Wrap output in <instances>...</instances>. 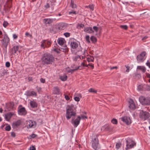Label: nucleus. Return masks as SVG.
<instances>
[{
    "instance_id": "obj_63",
    "label": "nucleus",
    "mask_w": 150,
    "mask_h": 150,
    "mask_svg": "<svg viewBox=\"0 0 150 150\" xmlns=\"http://www.w3.org/2000/svg\"><path fill=\"white\" fill-rule=\"evenodd\" d=\"M81 119H84L86 118L87 119V117L85 116L82 115L81 117H80Z\"/></svg>"
},
{
    "instance_id": "obj_12",
    "label": "nucleus",
    "mask_w": 150,
    "mask_h": 150,
    "mask_svg": "<svg viewBox=\"0 0 150 150\" xmlns=\"http://www.w3.org/2000/svg\"><path fill=\"white\" fill-rule=\"evenodd\" d=\"M19 47V46L18 45L13 46L10 50L9 52L10 55V56H12L15 54L18 51Z\"/></svg>"
},
{
    "instance_id": "obj_35",
    "label": "nucleus",
    "mask_w": 150,
    "mask_h": 150,
    "mask_svg": "<svg viewBox=\"0 0 150 150\" xmlns=\"http://www.w3.org/2000/svg\"><path fill=\"white\" fill-rule=\"evenodd\" d=\"M121 145V143H120V142L116 143V148L117 149H119Z\"/></svg>"
},
{
    "instance_id": "obj_4",
    "label": "nucleus",
    "mask_w": 150,
    "mask_h": 150,
    "mask_svg": "<svg viewBox=\"0 0 150 150\" xmlns=\"http://www.w3.org/2000/svg\"><path fill=\"white\" fill-rule=\"evenodd\" d=\"M92 146L95 150H98L100 148L98 143V140L96 136L93 137L92 138Z\"/></svg>"
},
{
    "instance_id": "obj_16",
    "label": "nucleus",
    "mask_w": 150,
    "mask_h": 150,
    "mask_svg": "<svg viewBox=\"0 0 150 150\" xmlns=\"http://www.w3.org/2000/svg\"><path fill=\"white\" fill-rule=\"evenodd\" d=\"M14 106V103L13 102H10L6 104V107L8 110L10 111L13 109Z\"/></svg>"
},
{
    "instance_id": "obj_13",
    "label": "nucleus",
    "mask_w": 150,
    "mask_h": 150,
    "mask_svg": "<svg viewBox=\"0 0 150 150\" xmlns=\"http://www.w3.org/2000/svg\"><path fill=\"white\" fill-rule=\"evenodd\" d=\"M78 42L75 40H73L71 41L70 43L71 49H76L78 47Z\"/></svg>"
},
{
    "instance_id": "obj_36",
    "label": "nucleus",
    "mask_w": 150,
    "mask_h": 150,
    "mask_svg": "<svg viewBox=\"0 0 150 150\" xmlns=\"http://www.w3.org/2000/svg\"><path fill=\"white\" fill-rule=\"evenodd\" d=\"M86 41L88 43H90V37L89 35H86Z\"/></svg>"
},
{
    "instance_id": "obj_28",
    "label": "nucleus",
    "mask_w": 150,
    "mask_h": 150,
    "mask_svg": "<svg viewBox=\"0 0 150 150\" xmlns=\"http://www.w3.org/2000/svg\"><path fill=\"white\" fill-rule=\"evenodd\" d=\"M143 88L146 90L148 91L150 90V86L149 85L145 84L144 85Z\"/></svg>"
},
{
    "instance_id": "obj_51",
    "label": "nucleus",
    "mask_w": 150,
    "mask_h": 150,
    "mask_svg": "<svg viewBox=\"0 0 150 150\" xmlns=\"http://www.w3.org/2000/svg\"><path fill=\"white\" fill-rule=\"evenodd\" d=\"M74 99L77 102L79 101L80 100V98L79 97H75L74 98Z\"/></svg>"
},
{
    "instance_id": "obj_11",
    "label": "nucleus",
    "mask_w": 150,
    "mask_h": 150,
    "mask_svg": "<svg viewBox=\"0 0 150 150\" xmlns=\"http://www.w3.org/2000/svg\"><path fill=\"white\" fill-rule=\"evenodd\" d=\"M36 123L35 121L29 120L26 121V126L28 128H33L35 127Z\"/></svg>"
},
{
    "instance_id": "obj_5",
    "label": "nucleus",
    "mask_w": 150,
    "mask_h": 150,
    "mask_svg": "<svg viewBox=\"0 0 150 150\" xmlns=\"http://www.w3.org/2000/svg\"><path fill=\"white\" fill-rule=\"evenodd\" d=\"M40 46L41 48L44 49L45 48H48L51 46L52 42L49 39L42 40L41 42Z\"/></svg>"
},
{
    "instance_id": "obj_56",
    "label": "nucleus",
    "mask_w": 150,
    "mask_h": 150,
    "mask_svg": "<svg viewBox=\"0 0 150 150\" xmlns=\"http://www.w3.org/2000/svg\"><path fill=\"white\" fill-rule=\"evenodd\" d=\"M40 81L42 83H45V79L43 78H41L40 79Z\"/></svg>"
},
{
    "instance_id": "obj_14",
    "label": "nucleus",
    "mask_w": 150,
    "mask_h": 150,
    "mask_svg": "<svg viewBox=\"0 0 150 150\" xmlns=\"http://www.w3.org/2000/svg\"><path fill=\"white\" fill-rule=\"evenodd\" d=\"M129 107L131 110H135L136 108V105L135 104L133 100L130 99L129 101Z\"/></svg>"
},
{
    "instance_id": "obj_50",
    "label": "nucleus",
    "mask_w": 150,
    "mask_h": 150,
    "mask_svg": "<svg viewBox=\"0 0 150 150\" xmlns=\"http://www.w3.org/2000/svg\"><path fill=\"white\" fill-rule=\"evenodd\" d=\"M50 7V5L49 3H48V2H47V3L45 5V7L46 8H49Z\"/></svg>"
},
{
    "instance_id": "obj_58",
    "label": "nucleus",
    "mask_w": 150,
    "mask_h": 150,
    "mask_svg": "<svg viewBox=\"0 0 150 150\" xmlns=\"http://www.w3.org/2000/svg\"><path fill=\"white\" fill-rule=\"evenodd\" d=\"M146 64L150 68V62L149 61H147V62L146 63Z\"/></svg>"
},
{
    "instance_id": "obj_61",
    "label": "nucleus",
    "mask_w": 150,
    "mask_h": 150,
    "mask_svg": "<svg viewBox=\"0 0 150 150\" xmlns=\"http://www.w3.org/2000/svg\"><path fill=\"white\" fill-rule=\"evenodd\" d=\"M81 66H83V67H88V65L87 64H85L84 63H82L81 64Z\"/></svg>"
},
{
    "instance_id": "obj_48",
    "label": "nucleus",
    "mask_w": 150,
    "mask_h": 150,
    "mask_svg": "<svg viewBox=\"0 0 150 150\" xmlns=\"http://www.w3.org/2000/svg\"><path fill=\"white\" fill-rule=\"evenodd\" d=\"M64 26V25L63 24H61L60 25V26L59 27V29L63 30H64V28H63Z\"/></svg>"
},
{
    "instance_id": "obj_6",
    "label": "nucleus",
    "mask_w": 150,
    "mask_h": 150,
    "mask_svg": "<svg viewBox=\"0 0 150 150\" xmlns=\"http://www.w3.org/2000/svg\"><path fill=\"white\" fill-rule=\"evenodd\" d=\"M126 145L125 148L126 150L133 148L136 144V143L131 139L129 138L126 141Z\"/></svg>"
},
{
    "instance_id": "obj_59",
    "label": "nucleus",
    "mask_w": 150,
    "mask_h": 150,
    "mask_svg": "<svg viewBox=\"0 0 150 150\" xmlns=\"http://www.w3.org/2000/svg\"><path fill=\"white\" fill-rule=\"evenodd\" d=\"M11 136L13 137H15L16 136L15 133L13 132H12L11 133Z\"/></svg>"
},
{
    "instance_id": "obj_27",
    "label": "nucleus",
    "mask_w": 150,
    "mask_h": 150,
    "mask_svg": "<svg viewBox=\"0 0 150 150\" xmlns=\"http://www.w3.org/2000/svg\"><path fill=\"white\" fill-rule=\"evenodd\" d=\"M70 6L73 8H76L77 6L76 4H74V1L73 0H71Z\"/></svg>"
},
{
    "instance_id": "obj_53",
    "label": "nucleus",
    "mask_w": 150,
    "mask_h": 150,
    "mask_svg": "<svg viewBox=\"0 0 150 150\" xmlns=\"http://www.w3.org/2000/svg\"><path fill=\"white\" fill-rule=\"evenodd\" d=\"M6 66L7 67H9L10 65V63L9 62H6Z\"/></svg>"
},
{
    "instance_id": "obj_26",
    "label": "nucleus",
    "mask_w": 150,
    "mask_h": 150,
    "mask_svg": "<svg viewBox=\"0 0 150 150\" xmlns=\"http://www.w3.org/2000/svg\"><path fill=\"white\" fill-rule=\"evenodd\" d=\"M8 70L7 69H1V75L2 76H4L8 73Z\"/></svg>"
},
{
    "instance_id": "obj_40",
    "label": "nucleus",
    "mask_w": 150,
    "mask_h": 150,
    "mask_svg": "<svg viewBox=\"0 0 150 150\" xmlns=\"http://www.w3.org/2000/svg\"><path fill=\"white\" fill-rule=\"evenodd\" d=\"M88 91L90 92L96 93L97 92V91L96 90L94 89L93 88H91L88 90Z\"/></svg>"
},
{
    "instance_id": "obj_37",
    "label": "nucleus",
    "mask_w": 150,
    "mask_h": 150,
    "mask_svg": "<svg viewBox=\"0 0 150 150\" xmlns=\"http://www.w3.org/2000/svg\"><path fill=\"white\" fill-rule=\"evenodd\" d=\"M70 33H69L66 32L64 33V35L66 37H69L70 35Z\"/></svg>"
},
{
    "instance_id": "obj_22",
    "label": "nucleus",
    "mask_w": 150,
    "mask_h": 150,
    "mask_svg": "<svg viewBox=\"0 0 150 150\" xmlns=\"http://www.w3.org/2000/svg\"><path fill=\"white\" fill-rule=\"evenodd\" d=\"M30 106L32 108H36L38 106V104L36 101L33 100H31L30 102Z\"/></svg>"
},
{
    "instance_id": "obj_9",
    "label": "nucleus",
    "mask_w": 150,
    "mask_h": 150,
    "mask_svg": "<svg viewBox=\"0 0 150 150\" xmlns=\"http://www.w3.org/2000/svg\"><path fill=\"white\" fill-rule=\"evenodd\" d=\"M146 54V52L143 51L138 55L137 58L138 62H143L145 59Z\"/></svg>"
},
{
    "instance_id": "obj_44",
    "label": "nucleus",
    "mask_w": 150,
    "mask_h": 150,
    "mask_svg": "<svg viewBox=\"0 0 150 150\" xmlns=\"http://www.w3.org/2000/svg\"><path fill=\"white\" fill-rule=\"evenodd\" d=\"M120 27L121 28L125 30H127L128 28V27L127 25H121L120 26Z\"/></svg>"
},
{
    "instance_id": "obj_17",
    "label": "nucleus",
    "mask_w": 150,
    "mask_h": 150,
    "mask_svg": "<svg viewBox=\"0 0 150 150\" xmlns=\"http://www.w3.org/2000/svg\"><path fill=\"white\" fill-rule=\"evenodd\" d=\"M52 92L54 94L59 95L61 93L60 90L57 86H55L53 88Z\"/></svg>"
},
{
    "instance_id": "obj_57",
    "label": "nucleus",
    "mask_w": 150,
    "mask_h": 150,
    "mask_svg": "<svg viewBox=\"0 0 150 150\" xmlns=\"http://www.w3.org/2000/svg\"><path fill=\"white\" fill-rule=\"evenodd\" d=\"M30 150H36V148L34 146L30 147Z\"/></svg>"
},
{
    "instance_id": "obj_47",
    "label": "nucleus",
    "mask_w": 150,
    "mask_h": 150,
    "mask_svg": "<svg viewBox=\"0 0 150 150\" xmlns=\"http://www.w3.org/2000/svg\"><path fill=\"white\" fill-rule=\"evenodd\" d=\"M88 7L91 10L93 11L94 10V6L93 5H90L88 6Z\"/></svg>"
},
{
    "instance_id": "obj_7",
    "label": "nucleus",
    "mask_w": 150,
    "mask_h": 150,
    "mask_svg": "<svg viewBox=\"0 0 150 150\" xmlns=\"http://www.w3.org/2000/svg\"><path fill=\"white\" fill-rule=\"evenodd\" d=\"M150 117V115L148 112L144 111L143 110H140L139 117L142 120H145Z\"/></svg>"
},
{
    "instance_id": "obj_23",
    "label": "nucleus",
    "mask_w": 150,
    "mask_h": 150,
    "mask_svg": "<svg viewBox=\"0 0 150 150\" xmlns=\"http://www.w3.org/2000/svg\"><path fill=\"white\" fill-rule=\"evenodd\" d=\"M27 95L28 96H36L37 95L36 92L33 91H29L27 93Z\"/></svg>"
},
{
    "instance_id": "obj_30",
    "label": "nucleus",
    "mask_w": 150,
    "mask_h": 150,
    "mask_svg": "<svg viewBox=\"0 0 150 150\" xmlns=\"http://www.w3.org/2000/svg\"><path fill=\"white\" fill-rule=\"evenodd\" d=\"M80 67V66H78L75 69H70L68 71V72L69 73L71 72V73H72L74 71H75L78 70L79 69Z\"/></svg>"
},
{
    "instance_id": "obj_29",
    "label": "nucleus",
    "mask_w": 150,
    "mask_h": 150,
    "mask_svg": "<svg viewBox=\"0 0 150 150\" xmlns=\"http://www.w3.org/2000/svg\"><path fill=\"white\" fill-rule=\"evenodd\" d=\"M90 39L93 43H95L97 42L96 38L93 36H91Z\"/></svg>"
},
{
    "instance_id": "obj_62",
    "label": "nucleus",
    "mask_w": 150,
    "mask_h": 150,
    "mask_svg": "<svg viewBox=\"0 0 150 150\" xmlns=\"http://www.w3.org/2000/svg\"><path fill=\"white\" fill-rule=\"evenodd\" d=\"M13 37L14 39H16L18 38V36L16 34H13Z\"/></svg>"
},
{
    "instance_id": "obj_19",
    "label": "nucleus",
    "mask_w": 150,
    "mask_h": 150,
    "mask_svg": "<svg viewBox=\"0 0 150 150\" xmlns=\"http://www.w3.org/2000/svg\"><path fill=\"white\" fill-rule=\"evenodd\" d=\"M14 115V113L12 112H9L6 113L5 115V119L6 120L9 121L12 116Z\"/></svg>"
},
{
    "instance_id": "obj_15",
    "label": "nucleus",
    "mask_w": 150,
    "mask_h": 150,
    "mask_svg": "<svg viewBox=\"0 0 150 150\" xmlns=\"http://www.w3.org/2000/svg\"><path fill=\"white\" fill-rule=\"evenodd\" d=\"M18 113L19 115H25L27 114V111L24 107H22L18 109Z\"/></svg>"
},
{
    "instance_id": "obj_8",
    "label": "nucleus",
    "mask_w": 150,
    "mask_h": 150,
    "mask_svg": "<svg viewBox=\"0 0 150 150\" xmlns=\"http://www.w3.org/2000/svg\"><path fill=\"white\" fill-rule=\"evenodd\" d=\"M119 120L127 125H128L131 123V121L130 118L127 116L122 117L119 118Z\"/></svg>"
},
{
    "instance_id": "obj_2",
    "label": "nucleus",
    "mask_w": 150,
    "mask_h": 150,
    "mask_svg": "<svg viewBox=\"0 0 150 150\" xmlns=\"http://www.w3.org/2000/svg\"><path fill=\"white\" fill-rule=\"evenodd\" d=\"M42 62L44 64L47 65L52 64L54 60V56L46 52L45 53L41 58Z\"/></svg>"
},
{
    "instance_id": "obj_64",
    "label": "nucleus",
    "mask_w": 150,
    "mask_h": 150,
    "mask_svg": "<svg viewBox=\"0 0 150 150\" xmlns=\"http://www.w3.org/2000/svg\"><path fill=\"white\" fill-rule=\"evenodd\" d=\"M88 66L89 65V66H90L92 68V69H93V68H94V65L93 64H88Z\"/></svg>"
},
{
    "instance_id": "obj_31",
    "label": "nucleus",
    "mask_w": 150,
    "mask_h": 150,
    "mask_svg": "<svg viewBox=\"0 0 150 150\" xmlns=\"http://www.w3.org/2000/svg\"><path fill=\"white\" fill-rule=\"evenodd\" d=\"M67 76L66 75H64L63 76H61L60 78L61 80L63 81H66L67 79Z\"/></svg>"
},
{
    "instance_id": "obj_18",
    "label": "nucleus",
    "mask_w": 150,
    "mask_h": 150,
    "mask_svg": "<svg viewBox=\"0 0 150 150\" xmlns=\"http://www.w3.org/2000/svg\"><path fill=\"white\" fill-rule=\"evenodd\" d=\"M21 120H18L16 122L13 123L12 127L14 129H16L21 124Z\"/></svg>"
},
{
    "instance_id": "obj_54",
    "label": "nucleus",
    "mask_w": 150,
    "mask_h": 150,
    "mask_svg": "<svg viewBox=\"0 0 150 150\" xmlns=\"http://www.w3.org/2000/svg\"><path fill=\"white\" fill-rule=\"evenodd\" d=\"M143 88V87L141 85H139L138 87V89L139 90V91H141L142 90V88Z\"/></svg>"
},
{
    "instance_id": "obj_55",
    "label": "nucleus",
    "mask_w": 150,
    "mask_h": 150,
    "mask_svg": "<svg viewBox=\"0 0 150 150\" xmlns=\"http://www.w3.org/2000/svg\"><path fill=\"white\" fill-rule=\"evenodd\" d=\"M125 67H126V68L127 69L126 70V72H129V69L130 68V67L129 66H126V65H125Z\"/></svg>"
},
{
    "instance_id": "obj_39",
    "label": "nucleus",
    "mask_w": 150,
    "mask_h": 150,
    "mask_svg": "<svg viewBox=\"0 0 150 150\" xmlns=\"http://www.w3.org/2000/svg\"><path fill=\"white\" fill-rule=\"evenodd\" d=\"M8 23L7 21H4L3 26L4 27L6 28L8 26Z\"/></svg>"
},
{
    "instance_id": "obj_43",
    "label": "nucleus",
    "mask_w": 150,
    "mask_h": 150,
    "mask_svg": "<svg viewBox=\"0 0 150 150\" xmlns=\"http://www.w3.org/2000/svg\"><path fill=\"white\" fill-rule=\"evenodd\" d=\"M93 29L95 32H97L99 28L97 26H94L93 27Z\"/></svg>"
},
{
    "instance_id": "obj_33",
    "label": "nucleus",
    "mask_w": 150,
    "mask_h": 150,
    "mask_svg": "<svg viewBox=\"0 0 150 150\" xmlns=\"http://www.w3.org/2000/svg\"><path fill=\"white\" fill-rule=\"evenodd\" d=\"M94 58L92 57H88L87 58V60L88 62H93L94 61Z\"/></svg>"
},
{
    "instance_id": "obj_20",
    "label": "nucleus",
    "mask_w": 150,
    "mask_h": 150,
    "mask_svg": "<svg viewBox=\"0 0 150 150\" xmlns=\"http://www.w3.org/2000/svg\"><path fill=\"white\" fill-rule=\"evenodd\" d=\"M84 30L85 32L89 33H93L94 32L91 27H85L84 28Z\"/></svg>"
},
{
    "instance_id": "obj_42",
    "label": "nucleus",
    "mask_w": 150,
    "mask_h": 150,
    "mask_svg": "<svg viewBox=\"0 0 150 150\" xmlns=\"http://www.w3.org/2000/svg\"><path fill=\"white\" fill-rule=\"evenodd\" d=\"M25 36L26 37H30V38H32V35L30 34L28 32H26L25 33Z\"/></svg>"
},
{
    "instance_id": "obj_1",
    "label": "nucleus",
    "mask_w": 150,
    "mask_h": 150,
    "mask_svg": "<svg viewBox=\"0 0 150 150\" xmlns=\"http://www.w3.org/2000/svg\"><path fill=\"white\" fill-rule=\"evenodd\" d=\"M76 115V113L73 107L68 105L66 108V117L67 120L72 118L71 122L75 127H76L79 124L81 120L80 117L79 116L74 120L73 117H75Z\"/></svg>"
},
{
    "instance_id": "obj_45",
    "label": "nucleus",
    "mask_w": 150,
    "mask_h": 150,
    "mask_svg": "<svg viewBox=\"0 0 150 150\" xmlns=\"http://www.w3.org/2000/svg\"><path fill=\"white\" fill-rule=\"evenodd\" d=\"M69 14H76V11L73 10H71L69 12Z\"/></svg>"
},
{
    "instance_id": "obj_49",
    "label": "nucleus",
    "mask_w": 150,
    "mask_h": 150,
    "mask_svg": "<svg viewBox=\"0 0 150 150\" xmlns=\"http://www.w3.org/2000/svg\"><path fill=\"white\" fill-rule=\"evenodd\" d=\"M61 49H63L64 50V51L67 52L68 51V49H67V46H65L64 47V48H62Z\"/></svg>"
},
{
    "instance_id": "obj_60",
    "label": "nucleus",
    "mask_w": 150,
    "mask_h": 150,
    "mask_svg": "<svg viewBox=\"0 0 150 150\" xmlns=\"http://www.w3.org/2000/svg\"><path fill=\"white\" fill-rule=\"evenodd\" d=\"M36 135L34 134H32L30 136L31 137V138H35L36 137Z\"/></svg>"
},
{
    "instance_id": "obj_38",
    "label": "nucleus",
    "mask_w": 150,
    "mask_h": 150,
    "mask_svg": "<svg viewBox=\"0 0 150 150\" xmlns=\"http://www.w3.org/2000/svg\"><path fill=\"white\" fill-rule=\"evenodd\" d=\"M111 122L113 124H116L117 123V121L116 119L113 118Z\"/></svg>"
},
{
    "instance_id": "obj_34",
    "label": "nucleus",
    "mask_w": 150,
    "mask_h": 150,
    "mask_svg": "<svg viewBox=\"0 0 150 150\" xmlns=\"http://www.w3.org/2000/svg\"><path fill=\"white\" fill-rule=\"evenodd\" d=\"M84 25L82 24H78L76 28L78 29H80L81 28H83L84 27Z\"/></svg>"
},
{
    "instance_id": "obj_46",
    "label": "nucleus",
    "mask_w": 150,
    "mask_h": 150,
    "mask_svg": "<svg viewBox=\"0 0 150 150\" xmlns=\"http://www.w3.org/2000/svg\"><path fill=\"white\" fill-rule=\"evenodd\" d=\"M7 4L9 6H10L12 3L11 0H7Z\"/></svg>"
},
{
    "instance_id": "obj_52",
    "label": "nucleus",
    "mask_w": 150,
    "mask_h": 150,
    "mask_svg": "<svg viewBox=\"0 0 150 150\" xmlns=\"http://www.w3.org/2000/svg\"><path fill=\"white\" fill-rule=\"evenodd\" d=\"M64 98L67 100H69L70 99V98L68 96L66 95H64Z\"/></svg>"
},
{
    "instance_id": "obj_3",
    "label": "nucleus",
    "mask_w": 150,
    "mask_h": 150,
    "mask_svg": "<svg viewBox=\"0 0 150 150\" xmlns=\"http://www.w3.org/2000/svg\"><path fill=\"white\" fill-rule=\"evenodd\" d=\"M139 100L140 103L142 105H150V98L141 96L139 97Z\"/></svg>"
},
{
    "instance_id": "obj_10",
    "label": "nucleus",
    "mask_w": 150,
    "mask_h": 150,
    "mask_svg": "<svg viewBox=\"0 0 150 150\" xmlns=\"http://www.w3.org/2000/svg\"><path fill=\"white\" fill-rule=\"evenodd\" d=\"M2 41L3 45L4 47H6L9 41V39L6 34H4V38L2 40Z\"/></svg>"
},
{
    "instance_id": "obj_41",
    "label": "nucleus",
    "mask_w": 150,
    "mask_h": 150,
    "mask_svg": "<svg viewBox=\"0 0 150 150\" xmlns=\"http://www.w3.org/2000/svg\"><path fill=\"white\" fill-rule=\"evenodd\" d=\"M5 129L6 131H9L11 129V127L10 125H7L5 127Z\"/></svg>"
},
{
    "instance_id": "obj_21",
    "label": "nucleus",
    "mask_w": 150,
    "mask_h": 150,
    "mask_svg": "<svg viewBox=\"0 0 150 150\" xmlns=\"http://www.w3.org/2000/svg\"><path fill=\"white\" fill-rule=\"evenodd\" d=\"M55 19H50V18H44L43 19V22L45 24H49L52 23Z\"/></svg>"
},
{
    "instance_id": "obj_25",
    "label": "nucleus",
    "mask_w": 150,
    "mask_h": 150,
    "mask_svg": "<svg viewBox=\"0 0 150 150\" xmlns=\"http://www.w3.org/2000/svg\"><path fill=\"white\" fill-rule=\"evenodd\" d=\"M137 69L141 71L143 73L145 72L146 71L145 67L144 66H138L137 67Z\"/></svg>"
},
{
    "instance_id": "obj_32",
    "label": "nucleus",
    "mask_w": 150,
    "mask_h": 150,
    "mask_svg": "<svg viewBox=\"0 0 150 150\" xmlns=\"http://www.w3.org/2000/svg\"><path fill=\"white\" fill-rule=\"evenodd\" d=\"M81 57L79 55L76 56L74 58V61H79Z\"/></svg>"
},
{
    "instance_id": "obj_24",
    "label": "nucleus",
    "mask_w": 150,
    "mask_h": 150,
    "mask_svg": "<svg viewBox=\"0 0 150 150\" xmlns=\"http://www.w3.org/2000/svg\"><path fill=\"white\" fill-rule=\"evenodd\" d=\"M65 41V40L62 38L59 39L57 42L60 45H63L64 44Z\"/></svg>"
}]
</instances>
